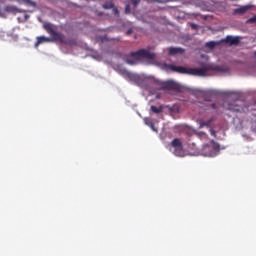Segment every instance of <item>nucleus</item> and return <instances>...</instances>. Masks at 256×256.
Instances as JSON below:
<instances>
[{"instance_id": "39448f33", "label": "nucleus", "mask_w": 256, "mask_h": 256, "mask_svg": "<svg viewBox=\"0 0 256 256\" xmlns=\"http://www.w3.org/2000/svg\"><path fill=\"white\" fill-rule=\"evenodd\" d=\"M171 147L175 149L174 154L176 156H181L183 154V143H181L179 138L172 140Z\"/></svg>"}, {"instance_id": "423d86ee", "label": "nucleus", "mask_w": 256, "mask_h": 256, "mask_svg": "<svg viewBox=\"0 0 256 256\" xmlns=\"http://www.w3.org/2000/svg\"><path fill=\"white\" fill-rule=\"evenodd\" d=\"M221 43L229 44L230 46H237L241 43V37L238 36H226L224 40H221Z\"/></svg>"}, {"instance_id": "9b49d317", "label": "nucleus", "mask_w": 256, "mask_h": 256, "mask_svg": "<svg viewBox=\"0 0 256 256\" xmlns=\"http://www.w3.org/2000/svg\"><path fill=\"white\" fill-rule=\"evenodd\" d=\"M145 124L152 129L155 133H158V130L155 128L153 121L150 118H144Z\"/></svg>"}, {"instance_id": "6ab92c4d", "label": "nucleus", "mask_w": 256, "mask_h": 256, "mask_svg": "<svg viewBox=\"0 0 256 256\" xmlns=\"http://www.w3.org/2000/svg\"><path fill=\"white\" fill-rule=\"evenodd\" d=\"M217 45L218 43L214 41L206 43V47H208L209 49H214V47H216Z\"/></svg>"}, {"instance_id": "2eb2a0df", "label": "nucleus", "mask_w": 256, "mask_h": 256, "mask_svg": "<svg viewBox=\"0 0 256 256\" xmlns=\"http://www.w3.org/2000/svg\"><path fill=\"white\" fill-rule=\"evenodd\" d=\"M229 110L233 112H241L242 108L239 105H230Z\"/></svg>"}, {"instance_id": "b1692460", "label": "nucleus", "mask_w": 256, "mask_h": 256, "mask_svg": "<svg viewBox=\"0 0 256 256\" xmlns=\"http://www.w3.org/2000/svg\"><path fill=\"white\" fill-rule=\"evenodd\" d=\"M133 7H138L140 0H131Z\"/></svg>"}, {"instance_id": "393cba45", "label": "nucleus", "mask_w": 256, "mask_h": 256, "mask_svg": "<svg viewBox=\"0 0 256 256\" xmlns=\"http://www.w3.org/2000/svg\"><path fill=\"white\" fill-rule=\"evenodd\" d=\"M246 22H248V23H256V15L253 16L252 18L248 19Z\"/></svg>"}, {"instance_id": "1a4fd4ad", "label": "nucleus", "mask_w": 256, "mask_h": 256, "mask_svg": "<svg viewBox=\"0 0 256 256\" xmlns=\"http://www.w3.org/2000/svg\"><path fill=\"white\" fill-rule=\"evenodd\" d=\"M184 49L180 47H170L169 48V54L171 56L177 55V54H184Z\"/></svg>"}, {"instance_id": "0eeeda50", "label": "nucleus", "mask_w": 256, "mask_h": 256, "mask_svg": "<svg viewBox=\"0 0 256 256\" xmlns=\"http://www.w3.org/2000/svg\"><path fill=\"white\" fill-rule=\"evenodd\" d=\"M254 6L253 5H244L240 6V8H235L233 10V15H244L246 14L249 10H251Z\"/></svg>"}, {"instance_id": "7c9ffc66", "label": "nucleus", "mask_w": 256, "mask_h": 256, "mask_svg": "<svg viewBox=\"0 0 256 256\" xmlns=\"http://www.w3.org/2000/svg\"><path fill=\"white\" fill-rule=\"evenodd\" d=\"M133 33V30L132 29H128L127 32H126V35H131Z\"/></svg>"}, {"instance_id": "f3484780", "label": "nucleus", "mask_w": 256, "mask_h": 256, "mask_svg": "<svg viewBox=\"0 0 256 256\" xmlns=\"http://www.w3.org/2000/svg\"><path fill=\"white\" fill-rule=\"evenodd\" d=\"M109 41V39H107V36H98L97 37V42L98 43H106V42H108Z\"/></svg>"}, {"instance_id": "dca6fc26", "label": "nucleus", "mask_w": 256, "mask_h": 256, "mask_svg": "<svg viewBox=\"0 0 256 256\" xmlns=\"http://www.w3.org/2000/svg\"><path fill=\"white\" fill-rule=\"evenodd\" d=\"M151 111H152V113L159 114L163 111V108L162 107L151 106Z\"/></svg>"}, {"instance_id": "412c9836", "label": "nucleus", "mask_w": 256, "mask_h": 256, "mask_svg": "<svg viewBox=\"0 0 256 256\" xmlns=\"http://www.w3.org/2000/svg\"><path fill=\"white\" fill-rule=\"evenodd\" d=\"M198 136H199L200 139H207L208 138L207 133H204V132H199Z\"/></svg>"}, {"instance_id": "4be33fe9", "label": "nucleus", "mask_w": 256, "mask_h": 256, "mask_svg": "<svg viewBox=\"0 0 256 256\" xmlns=\"http://www.w3.org/2000/svg\"><path fill=\"white\" fill-rule=\"evenodd\" d=\"M23 2L27 5L35 7V2H33L32 0H23Z\"/></svg>"}, {"instance_id": "aec40b11", "label": "nucleus", "mask_w": 256, "mask_h": 256, "mask_svg": "<svg viewBox=\"0 0 256 256\" xmlns=\"http://www.w3.org/2000/svg\"><path fill=\"white\" fill-rule=\"evenodd\" d=\"M123 74H125L128 78L133 79L135 78V74H131L130 72H128L127 70H123Z\"/></svg>"}, {"instance_id": "7ed1b4c3", "label": "nucleus", "mask_w": 256, "mask_h": 256, "mask_svg": "<svg viewBox=\"0 0 256 256\" xmlns=\"http://www.w3.org/2000/svg\"><path fill=\"white\" fill-rule=\"evenodd\" d=\"M220 152V145L215 142L214 140H211L209 144L202 145L201 149V155L205 157H215Z\"/></svg>"}, {"instance_id": "cd10ccee", "label": "nucleus", "mask_w": 256, "mask_h": 256, "mask_svg": "<svg viewBox=\"0 0 256 256\" xmlns=\"http://www.w3.org/2000/svg\"><path fill=\"white\" fill-rule=\"evenodd\" d=\"M145 1L148 3H153V2L161 3L162 2L161 0H145Z\"/></svg>"}, {"instance_id": "f03ea898", "label": "nucleus", "mask_w": 256, "mask_h": 256, "mask_svg": "<svg viewBox=\"0 0 256 256\" xmlns=\"http://www.w3.org/2000/svg\"><path fill=\"white\" fill-rule=\"evenodd\" d=\"M155 58V54L145 50V49H140L138 51H133L130 53V56H125L123 57V60L130 65L134 66L136 65V62L140 61L141 59H147V60H153Z\"/></svg>"}, {"instance_id": "9d476101", "label": "nucleus", "mask_w": 256, "mask_h": 256, "mask_svg": "<svg viewBox=\"0 0 256 256\" xmlns=\"http://www.w3.org/2000/svg\"><path fill=\"white\" fill-rule=\"evenodd\" d=\"M214 121V118H210L209 120L203 121V120H199V128L203 129L204 127H210V125H212Z\"/></svg>"}, {"instance_id": "2f4dec72", "label": "nucleus", "mask_w": 256, "mask_h": 256, "mask_svg": "<svg viewBox=\"0 0 256 256\" xmlns=\"http://www.w3.org/2000/svg\"><path fill=\"white\" fill-rule=\"evenodd\" d=\"M211 108L215 110V109H217V105L215 103H212Z\"/></svg>"}, {"instance_id": "20e7f679", "label": "nucleus", "mask_w": 256, "mask_h": 256, "mask_svg": "<svg viewBox=\"0 0 256 256\" xmlns=\"http://www.w3.org/2000/svg\"><path fill=\"white\" fill-rule=\"evenodd\" d=\"M161 89L180 92L181 91V86H180L179 83L169 80V81H166V82H161Z\"/></svg>"}, {"instance_id": "473e14b6", "label": "nucleus", "mask_w": 256, "mask_h": 256, "mask_svg": "<svg viewBox=\"0 0 256 256\" xmlns=\"http://www.w3.org/2000/svg\"><path fill=\"white\" fill-rule=\"evenodd\" d=\"M254 55L256 56V51L254 52Z\"/></svg>"}, {"instance_id": "ddd939ff", "label": "nucleus", "mask_w": 256, "mask_h": 256, "mask_svg": "<svg viewBox=\"0 0 256 256\" xmlns=\"http://www.w3.org/2000/svg\"><path fill=\"white\" fill-rule=\"evenodd\" d=\"M113 8H114V3L112 0H107L106 2H104L103 9L109 10Z\"/></svg>"}, {"instance_id": "a878e982", "label": "nucleus", "mask_w": 256, "mask_h": 256, "mask_svg": "<svg viewBox=\"0 0 256 256\" xmlns=\"http://www.w3.org/2000/svg\"><path fill=\"white\" fill-rule=\"evenodd\" d=\"M216 69H217L218 71H221V72H228V69H227V68L216 67Z\"/></svg>"}, {"instance_id": "c85d7f7f", "label": "nucleus", "mask_w": 256, "mask_h": 256, "mask_svg": "<svg viewBox=\"0 0 256 256\" xmlns=\"http://www.w3.org/2000/svg\"><path fill=\"white\" fill-rule=\"evenodd\" d=\"M112 9H113V14H115L116 16H119V10L115 7Z\"/></svg>"}, {"instance_id": "f257e3e1", "label": "nucleus", "mask_w": 256, "mask_h": 256, "mask_svg": "<svg viewBox=\"0 0 256 256\" xmlns=\"http://www.w3.org/2000/svg\"><path fill=\"white\" fill-rule=\"evenodd\" d=\"M164 69L171 70L176 73L189 74L198 77H205L208 73L207 68H187L167 63H164Z\"/></svg>"}, {"instance_id": "4468645a", "label": "nucleus", "mask_w": 256, "mask_h": 256, "mask_svg": "<svg viewBox=\"0 0 256 256\" xmlns=\"http://www.w3.org/2000/svg\"><path fill=\"white\" fill-rule=\"evenodd\" d=\"M43 27H44V29H46L48 34L56 31L54 26L52 24H50V23L43 24Z\"/></svg>"}, {"instance_id": "6e6552de", "label": "nucleus", "mask_w": 256, "mask_h": 256, "mask_svg": "<svg viewBox=\"0 0 256 256\" xmlns=\"http://www.w3.org/2000/svg\"><path fill=\"white\" fill-rule=\"evenodd\" d=\"M50 36H52L53 41H58L59 43H65V40L63 39V35L60 32H50Z\"/></svg>"}, {"instance_id": "c756f323", "label": "nucleus", "mask_w": 256, "mask_h": 256, "mask_svg": "<svg viewBox=\"0 0 256 256\" xmlns=\"http://www.w3.org/2000/svg\"><path fill=\"white\" fill-rule=\"evenodd\" d=\"M199 26L197 24H191V29L192 30H197Z\"/></svg>"}, {"instance_id": "5701e85b", "label": "nucleus", "mask_w": 256, "mask_h": 256, "mask_svg": "<svg viewBox=\"0 0 256 256\" xmlns=\"http://www.w3.org/2000/svg\"><path fill=\"white\" fill-rule=\"evenodd\" d=\"M125 13H126V14H130V13H131V8H130V5H129V4H126Z\"/></svg>"}, {"instance_id": "bb28decb", "label": "nucleus", "mask_w": 256, "mask_h": 256, "mask_svg": "<svg viewBox=\"0 0 256 256\" xmlns=\"http://www.w3.org/2000/svg\"><path fill=\"white\" fill-rule=\"evenodd\" d=\"M210 134L211 136H214V138H217V133L215 132V130L210 129Z\"/></svg>"}, {"instance_id": "f8f14e48", "label": "nucleus", "mask_w": 256, "mask_h": 256, "mask_svg": "<svg viewBox=\"0 0 256 256\" xmlns=\"http://www.w3.org/2000/svg\"><path fill=\"white\" fill-rule=\"evenodd\" d=\"M50 42L49 38H46L45 36H39L37 38L36 47L40 46L42 43Z\"/></svg>"}, {"instance_id": "a211bd4d", "label": "nucleus", "mask_w": 256, "mask_h": 256, "mask_svg": "<svg viewBox=\"0 0 256 256\" xmlns=\"http://www.w3.org/2000/svg\"><path fill=\"white\" fill-rule=\"evenodd\" d=\"M212 96H213V93L212 92H206V94L204 95V99L205 101H212Z\"/></svg>"}]
</instances>
